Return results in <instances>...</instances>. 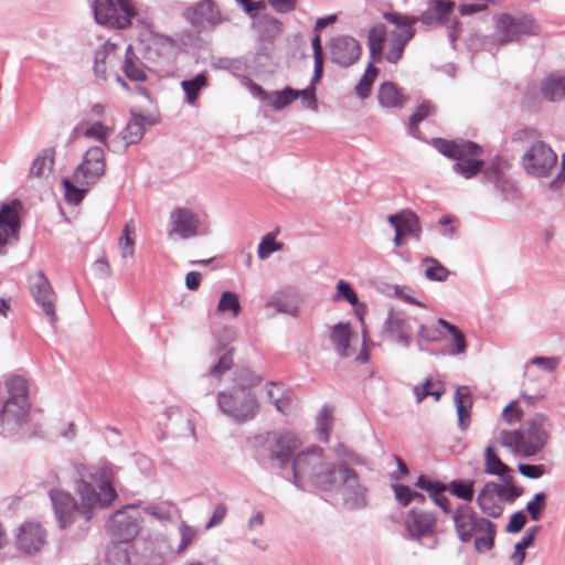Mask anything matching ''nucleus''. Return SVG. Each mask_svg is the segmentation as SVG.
Here are the masks:
<instances>
[{"mask_svg":"<svg viewBox=\"0 0 565 565\" xmlns=\"http://www.w3.org/2000/svg\"><path fill=\"white\" fill-rule=\"evenodd\" d=\"M77 473L76 493L81 500L79 507L68 492L58 489L50 491V498L62 529L70 525L77 514L88 522L96 510L110 507L117 498L114 488V472L108 466H79Z\"/></svg>","mask_w":565,"mask_h":565,"instance_id":"nucleus-1","label":"nucleus"},{"mask_svg":"<svg viewBox=\"0 0 565 565\" xmlns=\"http://www.w3.org/2000/svg\"><path fill=\"white\" fill-rule=\"evenodd\" d=\"M347 466L331 460L318 446L299 451L292 460V483L303 489L307 484L322 491L340 489V477Z\"/></svg>","mask_w":565,"mask_h":565,"instance_id":"nucleus-2","label":"nucleus"},{"mask_svg":"<svg viewBox=\"0 0 565 565\" xmlns=\"http://www.w3.org/2000/svg\"><path fill=\"white\" fill-rule=\"evenodd\" d=\"M551 422L545 414L536 413L515 430H499L497 440L511 452L534 457L541 452L550 438Z\"/></svg>","mask_w":565,"mask_h":565,"instance_id":"nucleus-3","label":"nucleus"},{"mask_svg":"<svg viewBox=\"0 0 565 565\" xmlns=\"http://www.w3.org/2000/svg\"><path fill=\"white\" fill-rule=\"evenodd\" d=\"M452 522L458 539L468 543L475 537V548L488 552L494 545L495 524L481 518L469 504H460L452 513Z\"/></svg>","mask_w":565,"mask_h":565,"instance_id":"nucleus-4","label":"nucleus"},{"mask_svg":"<svg viewBox=\"0 0 565 565\" xmlns=\"http://www.w3.org/2000/svg\"><path fill=\"white\" fill-rule=\"evenodd\" d=\"M6 388L8 397L0 408V423L6 431L14 433L25 423L30 409L26 381L12 375L7 379Z\"/></svg>","mask_w":565,"mask_h":565,"instance_id":"nucleus-5","label":"nucleus"},{"mask_svg":"<svg viewBox=\"0 0 565 565\" xmlns=\"http://www.w3.org/2000/svg\"><path fill=\"white\" fill-rule=\"evenodd\" d=\"M433 145L445 157L456 160L452 169L465 179L482 171L484 162L477 159L482 151L479 145L469 140L451 141L441 138H435Z\"/></svg>","mask_w":565,"mask_h":565,"instance_id":"nucleus-6","label":"nucleus"},{"mask_svg":"<svg viewBox=\"0 0 565 565\" xmlns=\"http://www.w3.org/2000/svg\"><path fill=\"white\" fill-rule=\"evenodd\" d=\"M220 411L231 420L243 424L256 417L259 412L258 401L249 390L237 386L217 394Z\"/></svg>","mask_w":565,"mask_h":565,"instance_id":"nucleus-7","label":"nucleus"},{"mask_svg":"<svg viewBox=\"0 0 565 565\" xmlns=\"http://www.w3.org/2000/svg\"><path fill=\"white\" fill-rule=\"evenodd\" d=\"M540 26L535 20L526 14L502 13L494 19L492 42L498 45L516 42L524 35H536Z\"/></svg>","mask_w":565,"mask_h":565,"instance_id":"nucleus-8","label":"nucleus"},{"mask_svg":"<svg viewBox=\"0 0 565 565\" xmlns=\"http://www.w3.org/2000/svg\"><path fill=\"white\" fill-rule=\"evenodd\" d=\"M94 0L92 8L96 22L114 29L130 26L131 19L137 14L131 0Z\"/></svg>","mask_w":565,"mask_h":565,"instance_id":"nucleus-9","label":"nucleus"},{"mask_svg":"<svg viewBox=\"0 0 565 565\" xmlns=\"http://www.w3.org/2000/svg\"><path fill=\"white\" fill-rule=\"evenodd\" d=\"M556 163V153L543 141L533 142L522 157L526 173L537 178L548 177L555 170Z\"/></svg>","mask_w":565,"mask_h":565,"instance_id":"nucleus-10","label":"nucleus"},{"mask_svg":"<svg viewBox=\"0 0 565 565\" xmlns=\"http://www.w3.org/2000/svg\"><path fill=\"white\" fill-rule=\"evenodd\" d=\"M106 171V159L100 146H93L86 150L82 162L74 171V181L81 185L95 184Z\"/></svg>","mask_w":565,"mask_h":565,"instance_id":"nucleus-11","label":"nucleus"},{"mask_svg":"<svg viewBox=\"0 0 565 565\" xmlns=\"http://www.w3.org/2000/svg\"><path fill=\"white\" fill-rule=\"evenodd\" d=\"M138 514L134 505L116 511L109 519L106 530L114 541L127 543L139 532Z\"/></svg>","mask_w":565,"mask_h":565,"instance_id":"nucleus-12","label":"nucleus"},{"mask_svg":"<svg viewBox=\"0 0 565 565\" xmlns=\"http://www.w3.org/2000/svg\"><path fill=\"white\" fill-rule=\"evenodd\" d=\"M183 17L198 31H212L224 21L221 11L213 0H201L188 7Z\"/></svg>","mask_w":565,"mask_h":565,"instance_id":"nucleus-13","label":"nucleus"},{"mask_svg":"<svg viewBox=\"0 0 565 565\" xmlns=\"http://www.w3.org/2000/svg\"><path fill=\"white\" fill-rule=\"evenodd\" d=\"M381 334L386 340L395 342L403 348H408L412 343L411 318L404 311L391 309L384 321Z\"/></svg>","mask_w":565,"mask_h":565,"instance_id":"nucleus-14","label":"nucleus"},{"mask_svg":"<svg viewBox=\"0 0 565 565\" xmlns=\"http://www.w3.org/2000/svg\"><path fill=\"white\" fill-rule=\"evenodd\" d=\"M30 292L34 301L42 308L51 323L57 321L55 311L56 295L42 270L30 277Z\"/></svg>","mask_w":565,"mask_h":565,"instance_id":"nucleus-15","label":"nucleus"},{"mask_svg":"<svg viewBox=\"0 0 565 565\" xmlns=\"http://www.w3.org/2000/svg\"><path fill=\"white\" fill-rule=\"evenodd\" d=\"M340 488L344 504L351 509H362L367 504V489L360 482L358 473L347 467L340 477Z\"/></svg>","mask_w":565,"mask_h":565,"instance_id":"nucleus-16","label":"nucleus"},{"mask_svg":"<svg viewBox=\"0 0 565 565\" xmlns=\"http://www.w3.org/2000/svg\"><path fill=\"white\" fill-rule=\"evenodd\" d=\"M329 53L332 63L341 67H349L360 60L362 47L354 38L340 35L330 41Z\"/></svg>","mask_w":565,"mask_h":565,"instance_id":"nucleus-17","label":"nucleus"},{"mask_svg":"<svg viewBox=\"0 0 565 565\" xmlns=\"http://www.w3.org/2000/svg\"><path fill=\"white\" fill-rule=\"evenodd\" d=\"M405 529L412 539L433 535L437 529V518L434 512L413 508L406 514Z\"/></svg>","mask_w":565,"mask_h":565,"instance_id":"nucleus-18","label":"nucleus"},{"mask_svg":"<svg viewBox=\"0 0 565 565\" xmlns=\"http://www.w3.org/2000/svg\"><path fill=\"white\" fill-rule=\"evenodd\" d=\"M174 51L175 44L172 39L162 34H151L147 43L145 58L154 66L168 65Z\"/></svg>","mask_w":565,"mask_h":565,"instance_id":"nucleus-19","label":"nucleus"},{"mask_svg":"<svg viewBox=\"0 0 565 565\" xmlns=\"http://www.w3.org/2000/svg\"><path fill=\"white\" fill-rule=\"evenodd\" d=\"M302 445V440L294 431H282L275 437L269 450V458L278 468H286L294 451Z\"/></svg>","mask_w":565,"mask_h":565,"instance_id":"nucleus-20","label":"nucleus"},{"mask_svg":"<svg viewBox=\"0 0 565 565\" xmlns=\"http://www.w3.org/2000/svg\"><path fill=\"white\" fill-rule=\"evenodd\" d=\"M170 225L169 234L186 239L199 234L200 218L190 209L177 207L170 213Z\"/></svg>","mask_w":565,"mask_h":565,"instance_id":"nucleus-21","label":"nucleus"},{"mask_svg":"<svg viewBox=\"0 0 565 565\" xmlns=\"http://www.w3.org/2000/svg\"><path fill=\"white\" fill-rule=\"evenodd\" d=\"M46 541V532L35 523H26L20 526L17 535V546L26 554H33L44 546Z\"/></svg>","mask_w":565,"mask_h":565,"instance_id":"nucleus-22","label":"nucleus"},{"mask_svg":"<svg viewBox=\"0 0 565 565\" xmlns=\"http://www.w3.org/2000/svg\"><path fill=\"white\" fill-rule=\"evenodd\" d=\"M146 118L132 113L131 119L125 129L113 140L114 151H126L128 146L139 142L145 135Z\"/></svg>","mask_w":565,"mask_h":565,"instance_id":"nucleus-23","label":"nucleus"},{"mask_svg":"<svg viewBox=\"0 0 565 565\" xmlns=\"http://www.w3.org/2000/svg\"><path fill=\"white\" fill-rule=\"evenodd\" d=\"M415 486L428 493L433 502L441 509L445 514L451 512V504L449 499L445 495L447 484L440 481H433L424 475H420Z\"/></svg>","mask_w":565,"mask_h":565,"instance_id":"nucleus-24","label":"nucleus"},{"mask_svg":"<svg viewBox=\"0 0 565 565\" xmlns=\"http://www.w3.org/2000/svg\"><path fill=\"white\" fill-rule=\"evenodd\" d=\"M390 224L394 230H401L406 236H413L419 239L420 225L418 216L411 210H403L397 214L388 216Z\"/></svg>","mask_w":565,"mask_h":565,"instance_id":"nucleus-25","label":"nucleus"},{"mask_svg":"<svg viewBox=\"0 0 565 565\" xmlns=\"http://www.w3.org/2000/svg\"><path fill=\"white\" fill-rule=\"evenodd\" d=\"M498 490L495 482H487L477 497V504L480 510L491 518H499L502 514V507L497 502Z\"/></svg>","mask_w":565,"mask_h":565,"instance_id":"nucleus-26","label":"nucleus"},{"mask_svg":"<svg viewBox=\"0 0 565 565\" xmlns=\"http://www.w3.org/2000/svg\"><path fill=\"white\" fill-rule=\"evenodd\" d=\"M458 426L463 431L470 423L472 397L467 386H459L455 393Z\"/></svg>","mask_w":565,"mask_h":565,"instance_id":"nucleus-27","label":"nucleus"},{"mask_svg":"<svg viewBox=\"0 0 565 565\" xmlns=\"http://www.w3.org/2000/svg\"><path fill=\"white\" fill-rule=\"evenodd\" d=\"M387 31L384 24L377 23L367 32V47L372 62H381L384 55V43L386 41Z\"/></svg>","mask_w":565,"mask_h":565,"instance_id":"nucleus-28","label":"nucleus"},{"mask_svg":"<svg viewBox=\"0 0 565 565\" xmlns=\"http://www.w3.org/2000/svg\"><path fill=\"white\" fill-rule=\"evenodd\" d=\"M544 98L556 102L565 97V72L550 74L541 84Z\"/></svg>","mask_w":565,"mask_h":565,"instance_id":"nucleus-29","label":"nucleus"},{"mask_svg":"<svg viewBox=\"0 0 565 565\" xmlns=\"http://www.w3.org/2000/svg\"><path fill=\"white\" fill-rule=\"evenodd\" d=\"M268 401L282 414H287L291 408V391L281 383L270 382L266 387Z\"/></svg>","mask_w":565,"mask_h":565,"instance_id":"nucleus-30","label":"nucleus"},{"mask_svg":"<svg viewBox=\"0 0 565 565\" xmlns=\"http://www.w3.org/2000/svg\"><path fill=\"white\" fill-rule=\"evenodd\" d=\"M125 76L134 82H145L147 79V67L143 62L135 54L131 46H128L121 65Z\"/></svg>","mask_w":565,"mask_h":565,"instance_id":"nucleus-31","label":"nucleus"},{"mask_svg":"<svg viewBox=\"0 0 565 565\" xmlns=\"http://www.w3.org/2000/svg\"><path fill=\"white\" fill-rule=\"evenodd\" d=\"M115 56V45L103 43L94 53V74L97 78L105 81L107 78V68L113 63Z\"/></svg>","mask_w":565,"mask_h":565,"instance_id":"nucleus-32","label":"nucleus"},{"mask_svg":"<svg viewBox=\"0 0 565 565\" xmlns=\"http://www.w3.org/2000/svg\"><path fill=\"white\" fill-rule=\"evenodd\" d=\"M437 324L445 328L451 338V341L447 344L445 352L449 355L465 354L467 351V342L462 331L443 318L437 320Z\"/></svg>","mask_w":565,"mask_h":565,"instance_id":"nucleus-33","label":"nucleus"},{"mask_svg":"<svg viewBox=\"0 0 565 565\" xmlns=\"http://www.w3.org/2000/svg\"><path fill=\"white\" fill-rule=\"evenodd\" d=\"M353 335V332L348 323H338L335 324L330 333V340L341 356L350 355V340Z\"/></svg>","mask_w":565,"mask_h":565,"instance_id":"nucleus-34","label":"nucleus"},{"mask_svg":"<svg viewBox=\"0 0 565 565\" xmlns=\"http://www.w3.org/2000/svg\"><path fill=\"white\" fill-rule=\"evenodd\" d=\"M413 39V33L407 30L404 33H391L388 46L385 52V60L396 64L403 56L406 44Z\"/></svg>","mask_w":565,"mask_h":565,"instance_id":"nucleus-35","label":"nucleus"},{"mask_svg":"<svg viewBox=\"0 0 565 565\" xmlns=\"http://www.w3.org/2000/svg\"><path fill=\"white\" fill-rule=\"evenodd\" d=\"M377 99L383 107L399 108L407 98L401 94L395 84L386 82L380 86Z\"/></svg>","mask_w":565,"mask_h":565,"instance_id":"nucleus-36","label":"nucleus"},{"mask_svg":"<svg viewBox=\"0 0 565 565\" xmlns=\"http://www.w3.org/2000/svg\"><path fill=\"white\" fill-rule=\"evenodd\" d=\"M510 471L511 468L498 457L495 447L488 445L484 451V472L490 476H503Z\"/></svg>","mask_w":565,"mask_h":565,"instance_id":"nucleus-37","label":"nucleus"},{"mask_svg":"<svg viewBox=\"0 0 565 565\" xmlns=\"http://www.w3.org/2000/svg\"><path fill=\"white\" fill-rule=\"evenodd\" d=\"M383 18L395 25V30L391 33H404L409 30L415 35L414 25L418 22V17L405 15L399 12H385Z\"/></svg>","mask_w":565,"mask_h":565,"instance_id":"nucleus-38","label":"nucleus"},{"mask_svg":"<svg viewBox=\"0 0 565 565\" xmlns=\"http://www.w3.org/2000/svg\"><path fill=\"white\" fill-rule=\"evenodd\" d=\"M265 309L273 310V315L287 313L296 316L298 312V306L284 294L273 295L265 303Z\"/></svg>","mask_w":565,"mask_h":565,"instance_id":"nucleus-39","label":"nucleus"},{"mask_svg":"<svg viewBox=\"0 0 565 565\" xmlns=\"http://www.w3.org/2000/svg\"><path fill=\"white\" fill-rule=\"evenodd\" d=\"M53 156L50 150H43L40 152L36 158L33 160L32 166L30 168L29 175L31 178L42 179L47 177L53 168Z\"/></svg>","mask_w":565,"mask_h":565,"instance_id":"nucleus-40","label":"nucleus"},{"mask_svg":"<svg viewBox=\"0 0 565 565\" xmlns=\"http://www.w3.org/2000/svg\"><path fill=\"white\" fill-rule=\"evenodd\" d=\"M114 129L104 125L102 121L93 122L84 129L83 136L87 139L96 140L104 147L111 149L113 142H108V138L113 135Z\"/></svg>","mask_w":565,"mask_h":565,"instance_id":"nucleus-41","label":"nucleus"},{"mask_svg":"<svg viewBox=\"0 0 565 565\" xmlns=\"http://www.w3.org/2000/svg\"><path fill=\"white\" fill-rule=\"evenodd\" d=\"M207 86V78L204 74H198L191 79L181 82V87L185 93V100L188 104L193 105L200 92Z\"/></svg>","mask_w":565,"mask_h":565,"instance_id":"nucleus-42","label":"nucleus"},{"mask_svg":"<svg viewBox=\"0 0 565 565\" xmlns=\"http://www.w3.org/2000/svg\"><path fill=\"white\" fill-rule=\"evenodd\" d=\"M422 266L424 267L425 277L431 281H446L450 275V271L433 257H425Z\"/></svg>","mask_w":565,"mask_h":565,"instance_id":"nucleus-43","label":"nucleus"},{"mask_svg":"<svg viewBox=\"0 0 565 565\" xmlns=\"http://www.w3.org/2000/svg\"><path fill=\"white\" fill-rule=\"evenodd\" d=\"M345 299L350 305L355 308L358 315H362L365 310V306L359 302V298L349 282L340 279L337 284V292L332 297L333 301Z\"/></svg>","mask_w":565,"mask_h":565,"instance_id":"nucleus-44","label":"nucleus"},{"mask_svg":"<svg viewBox=\"0 0 565 565\" xmlns=\"http://www.w3.org/2000/svg\"><path fill=\"white\" fill-rule=\"evenodd\" d=\"M483 175L490 182L495 184V188L501 191L505 196L509 195V192L514 191V185L510 181H507L502 177L501 169L499 164L491 163L483 170Z\"/></svg>","mask_w":565,"mask_h":565,"instance_id":"nucleus-45","label":"nucleus"},{"mask_svg":"<svg viewBox=\"0 0 565 565\" xmlns=\"http://www.w3.org/2000/svg\"><path fill=\"white\" fill-rule=\"evenodd\" d=\"M128 548L124 543L113 541L106 550L107 565H129Z\"/></svg>","mask_w":565,"mask_h":565,"instance_id":"nucleus-46","label":"nucleus"},{"mask_svg":"<svg viewBox=\"0 0 565 565\" xmlns=\"http://www.w3.org/2000/svg\"><path fill=\"white\" fill-rule=\"evenodd\" d=\"M216 310L220 313H228L231 317L236 318L242 310L237 295L233 291H224L221 295Z\"/></svg>","mask_w":565,"mask_h":565,"instance_id":"nucleus-47","label":"nucleus"},{"mask_svg":"<svg viewBox=\"0 0 565 565\" xmlns=\"http://www.w3.org/2000/svg\"><path fill=\"white\" fill-rule=\"evenodd\" d=\"M473 480H454L447 484V490L455 497L470 502L473 499Z\"/></svg>","mask_w":565,"mask_h":565,"instance_id":"nucleus-48","label":"nucleus"},{"mask_svg":"<svg viewBox=\"0 0 565 565\" xmlns=\"http://www.w3.org/2000/svg\"><path fill=\"white\" fill-rule=\"evenodd\" d=\"M297 98L298 94H296V89L287 86L282 90H276L270 94V99L268 102L275 110H281Z\"/></svg>","mask_w":565,"mask_h":565,"instance_id":"nucleus-49","label":"nucleus"},{"mask_svg":"<svg viewBox=\"0 0 565 565\" xmlns=\"http://www.w3.org/2000/svg\"><path fill=\"white\" fill-rule=\"evenodd\" d=\"M379 74V68L375 67L372 63L369 64L366 67V71L362 78L359 81V83L355 86V93L356 95L364 99L369 97L371 87L373 85V82L375 81L376 76Z\"/></svg>","mask_w":565,"mask_h":565,"instance_id":"nucleus-50","label":"nucleus"},{"mask_svg":"<svg viewBox=\"0 0 565 565\" xmlns=\"http://www.w3.org/2000/svg\"><path fill=\"white\" fill-rule=\"evenodd\" d=\"M19 228V217L13 206L3 205L0 211V230L14 234Z\"/></svg>","mask_w":565,"mask_h":565,"instance_id":"nucleus-51","label":"nucleus"},{"mask_svg":"<svg viewBox=\"0 0 565 565\" xmlns=\"http://www.w3.org/2000/svg\"><path fill=\"white\" fill-rule=\"evenodd\" d=\"M539 531L537 526H533L527 530L526 534L522 537L520 542L515 544L514 553L511 558L515 565H521L525 558V548L530 547L535 539V534Z\"/></svg>","mask_w":565,"mask_h":565,"instance_id":"nucleus-52","label":"nucleus"},{"mask_svg":"<svg viewBox=\"0 0 565 565\" xmlns=\"http://www.w3.org/2000/svg\"><path fill=\"white\" fill-rule=\"evenodd\" d=\"M434 113V106L429 102L422 103L415 113L409 117L408 129L414 137L418 135V124Z\"/></svg>","mask_w":565,"mask_h":565,"instance_id":"nucleus-53","label":"nucleus"},{"mask_svg":"<svg viewBox=\"0 0 565 565\" xmlns=\"http://www.w3.org/2000/svg\"><path fill=\"white\" fill-rule=\"evenodd\" d=\"M332 425V409L328 406H323L317 417V426L319 431L320 440L328 443L329 434Z\"/></svg>","mask_w":565,"mask_h":565,"instance_id":"nucleus-54","label":"nucleus"},{"mask_svg":"<svg viewBox=\"0 0 565 565\" xmlns=\"http://www.w3.org/2000/svg\"><path fill=\"white\" fill-rule=\"evenodd\" d=\"M282 247V243L276 242L275 236L269 233L260 241L257 248V256L262 260L267 259L274 252L281 250Z\"/></svg>","mask_w":565,"mask_h":565,"instance_id":"nucleus-55","label":"nucleus"},{"mask_svg":"<svg viewBox=\"0 0 565 565\" xmlns=\"http://www.w3.org/2000/svg\"><path fill=\"white\" fill-rule=\"evenodd\" d=\"M312 51L315 60L313 82H319L323 73L322 45L319 35L312 39Z\"/></svg>","mask_w":565,"mask_h":565,"instance_id":"nucleus-56","label":"nucleus"},{"mask_svg":"<svg viewBox=\"0 0 565 565\" xmlns=\"http://www.w3.org/2000/svg\"><path fill=\"white\" fill-rule=\"evenodd\" d=\"M498 499L501 501L513 503L521 494L522 489L515 487L510 481L502 484L497 483Z\"/></svg>","mask_w":565,"mask_h":565,"instance_id":"nucleus-57","label":"nucleus"},{"mask_svg":"<svg viewBox=\"0 0 565 565\" xmlns=\"http://www.w3.org/2000/svg\"><path fill=\"white\" fill-rule=\"evenodd\" d=\"M417 339L426 342H439L445 339V333L436 326H419L417 330Z\"/></svg>","mask_w":565,"mask_h":565,"instance_id":"nucleus-58","label":"nucleus"},{"mask_svg":"<svg viewBox=\"0 0 565 565\" xmlns=\"http://www.w3.org/2000/svg\"><path fill=\"white\" fill-rule=\"evenodd\" d=\"M545 493L539 492L534 495L532 501L527 502L526 511L530 513L533 521H540L542 511L545 509Z\"/></svg>","mask_w":565,"mask_h":565,"instance_id":"nucleus-59","label":"nucleus"},{"mask_svg":"<svg viewBox=\"0 0 565 565\" xmlns=\"http://www.w3.org/2000/svg\"><path fill=\"white\" fill-rule=\"evenodd\" d=\"M65 190V199L68 203L78 204L83 201L86 191L76 188L70 180L63 179L62 181Z\"/></svg>","mask_w":565,"mask_h":565,"instance_id":"nucleus-60","label":"nucleus"},{"mask_svg":"<svg viewBox=\"0 0 565 565\" xmlns=\"http://www.w3.org/2000/svg\"><path fill=\"white\" fill-rule=\"evenodd\" d=\"M233 365L232 351L223 353L217 363L210 369V374L220 377L224 372L228 371Z\"/></svg>","mask_w":565,"mask_h":565,"instance_id":"nucleus-61","label":"nucleus"},{"mask_svg":"<svg viewBox=\"0 0 565 565\" xmlns=\"http://www.w3.org/2000/svg\"><path fill=\"white\" fill-rule=\"evenodd\" d=\"M396 501L403 507L412 503V489L408 486L401 483H393L391 486Z\"/></svg>","mask_w":565,"mask_h":565,"instance_id":"nucleus-62","label":"nucleus"},{"mask_svg":"<svg viewBox=\"0 0 565 565\" xmlns=\"http://www.w3.org/2000/svg\"><path fill=\"white\" fill-rule=\"evenodd\" d=\"M317 82H313V78L311 79V84L305 88V89H301V90H296V94H298V98L300 97L303 105L309 108V109H312L315 110L317 108V97H316V94H315V84Z\"/></svg>","mask_w":565,"mask_h":565,"instance_id":"nucleus-63","label":"nucleus"},{"mask_svg":"<svg viewBox=\"0 0 565 565\" xmlns=\"http://www.w3.org/2000/svg\"><path fill=\"white\" fill-rule=\"evenodd\" d=\"M522 416L523 412L518 408L516 401L510 402L502 411V417L509 425L520 422Z\"/></svg>","mask_w":565,"mask_h":565,"instance_id":"nucleus-64","label":"nucleus"}]
</instances>
